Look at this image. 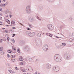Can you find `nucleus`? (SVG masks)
<instances>
[{
	"mask_svg": "<svg viewBox=\"0 0 74 74\" xmlns=\"http://www.w3.org/2000/svg\"><path fill=\"white\" fill-rule=\"evenodd\" d=\"M10 33H12V30H10Z\"/></svg>",
	"mask_w": 74,
	"mask_h": 74,
	"instance_id": "473e14b6",
	"label": "nucleus"
},
{
	"mask_svg": "<svg viewBox=\"0 0 74 74\" xmlns=\"http://www.w3.org/2000/svg\"><path fill=\"white\" fill-rule=\"evenodd\" d=\"M11 23L12 25H14L15 24V21H12Z\"/></svg>",
	"mask_w": 74,
	"mask_h": 74,
	"instance_id": "9d476101",
	"label": "nucleus"
},
{
	"mask_svg": "<svg viewBox=\"0 0 74 74\" xmlns=\"http://www.w3.org/2000/svg\"><path fill=\"white\" fill-rule=\"evenodd\" d=\"M0 23H2V22H0Z\"/></svg>",
	"mask_w": 74,
	"mask_h": 74,
	"instance_id": "c03bdc74",
	"label": "nucleus"
},
{
	"mask_svg": "<svg viewBox=\"0 0 74 74\" xmlns=\"http://www.w3.org/2000/svg\"><path fill=\"white\" fill-rule=\"evenodd\" d=\"M7 40L8 41H10V38L9 37L7 38Z\"/></svg>",
	"mask_w": 74,
	"mask_h": 74,
	"instance_id": "412c9836",
	"label": "nucleus"
},
{
	"mask_svg": "<svg viewBox=\"0 0 74 74\" xmlns=\"http://www.w3.org/2000/svg\"><path fill=\"white\" fill-rule=\"evenodd\" d=\"M3 0L4 1V2H5V0Z\"/></svg>",
	"mask_w": 74,
	"mask_h": 74,
	"instance_id": "a19ab883",
	"label": "nucleus"
},
{
	"mask_svg": "<svg viewBox=\"0 0 74 74\" xmlns=\"http://www.w3.org/2000/svg\"><path fill=\"white\" fill-rule=\"evenodd\" d=\"M2 41H3V40H1V42H2Z\"/></svg>",
	"mask_w": 74,
	"mask_h": 74,
	"instance_id": "c9c22d12",
	"label": "nucleus"
},
{
	"mask_svg": "<svg viewBox=\"0 0 74 74\" xmlns=\"http://www.w3.org/2000/svg\"><path fill=\"white\" fill-rule=\"evenodd\" d=\"M11 58H15V56L14 55H12L11 56Z\"/></svg>",
	"mask_w": 74,
	"mask_h": 74,
	"instance_id": "ddd939ff",
	"label": "nucleus"
},
{
	"mask_svg": "<svg viewBox=\"0 0 74 74\" xmlns=\"http://www.w3.org/2000/svg\"><path fill=\"white\" fill-rule=\"evenodd\" d=\"M11 41H12L13 43H15V41L14 39H11Z\"/></svg>",
	"mask_w": 74,
	"mask_h": 74,
	"instance_id": "0eeeda50",
	"label": "nucleus"
},
{
	"mask_svg": "<svg viewBox=\"0 0 74 74\" xmlns=\"http://www.w3.org/2000/svg\"><path fill=\"white\" fill-rule=\"evenodd\" d=\"M31 34H32V36H34V35H35V33L34 32H32L31 33Z\"/></svg>",
	"mask_w": 74,
	"mask_h": 74,
	"instance_id": "1a4fd4ad",
	"label": "nucleus"
},
{
	"mask_svg": "<svg viewBox=\"0 0 74 74\" xmlns=\"http://www.w3.org/2000/svg\"><path fill=\"white\" fill-rule=\"evenodd\" d=\"M24 74H26V73H24Z\"/></svg>",
	"mask_w": 74,
	"mask_h": 74,
	"instance_id": "a18cd8bd",
	"label": "nucleus"
},
{
	"mask_svg": "<svg viewBox=\"0 0 74 74\" xmlns=\"http://www.w3.org/2000/svg\"><path fill=\"white\" fill-rule=\"evenodd\" d=\"M62 44L63 45H64V46H65V45H66V44H65V43H62Z\"/></svg>",
	"mask_w": 74,
	"mask_h": 74,
	"instance_id": "393cba45",
	"label": "nucleus"
},
{
	"mask_svg": "<svg viewBox=\"0 0 74 74\" xmlns=\"http://www.w3.org/2000/svg\"><path fill=\"white\" fill-rule=\"evenodd\" d=\"M5 33H8V31L7 30H6L5 31Z\"/></svg>",
	"mask_w": 74,
	"mask_h": 74,
	"instance_id": "dca6fc26",
	"label": "nucleus"
},
{
	"mask_svg": "<svg viewBox=\"0 0 74 74\" xmlns=\"http://www.w3.org/2000/svg\"><path fill=\"white\" fill-rule=\"evenodd\" d=\"M49 36L50 37H52V34H49Z\"/></svg>",
	"mask_w": 74,
	"mask_h": 74,
	"instance_id": "aec40b11",
	"label": "nucleus"
},
{
	"mask_svg": "<svg viewBox=\"0 0 74 74\" xmlns=\"http://www.w3.org/2000/svg\"><path fill=\"white\" fill-rule=\"evenodd\" d=\"M54 69L56 71H58L59 70V67L58 66H56L54 67Z\"/></svg>",
	"mask_w": 74,
	"mask_h": 74,
	"instance_id": "20e7f679",
	"label": "nucleus"
},
{
	"mask_svg": "<svg viewBox=\"0 0 74 74\" xmlns=\"http://www.w3.org/2000/svg\"><path fill=\"white\" fill-rule=\"evenodd\" d=\"M27 70H28L29 71H32L33 69L32 67L30 66H27L26 67Z\"/></svg>",
	"mask_w": 74,
	"mask_h": 74,
	"instance_id": "7ed1b4c3",
	"label": "nucleus"
},
{
	"mask_svg": "<svg viewBox=\"0 0 74 74\" xmlns=\"http://www.w3.org/2000/svg\"><path fill=\"white\" fill-rule=\"evenodd\" d=\"M12 29H15L16 28L15 27H12Z\"/></svg>",
	"mask_w": 74,
	"mask_h": 74,
	"instance_id": "2f4dec72",
	"label": "nucleus"
},
{
	"mask_svg": "<svg viewBox=\"0 0 74 74\" xmlns=\"http://www.w3.org/2000/svg\"><path fill=\"white\" fill-rule=\"evenodd\" d=\"M10 18H11V17L12 16V15H10Z\"/></svg>",
	"mask_w": 74,
	"mask_h": 74,
	"instance_id": "58836bf2",
	"label": "nucleus"
},
{
	"mask_svg": "<svg viewBox=\"0 0 74 74\" xmlns=\"http://www.w3.org/2000/svg\"><path fill=\"white\" fill-rule=\"evenodd\" d=\"M17 51L19 53H21V52H20V50L19 49H18L17 50Z\"/></svg>",
	"mask_w": 74,
	"mask_h": 74,
	"instance_id": "4468645a",
	"label": "nucleus"
},
{
	"mask_svg": "<svg viewBox=\"0 0 74 74\" xmlns=\"http://www.w3.org/2000/svg\"><path fill=\"white\" fill-rule=\"evenodd\" d=\"M15 35L14 34H13V36H12V37H14V36H15Z\"/></svg>",
	"mask_w": 74,
	"mask_h": 74,
	"instance_id": "bb28decb",
	"label": "nucleus"
},
{
	"mask_svg": "<svg viewBox=\"0 0 74 74\" xmlns=\"http://www.w3.org/2000/svg\"><path fill=\"white\" fill-rule=\"evenodd\" d=\"M15 60L14 59H13L11 60V61L12 62H14Z\"/></svg>",
	"mask_w": 74,
	"mask_h": 74,
	"instance_id": "4be33fe9",
	"label": "nucleus"
},
{
	"mask_svg": "<svg viewBox=\"0 0 74 74\" xmlns=\"http://www.w3.org/2000/svg\"><path fill=\"white\" fill-rule=\"evenodd\" d=\"M38 74H40V73H38Z\"/></svg>",
	"mask_w": 74,
	"mask_h": 74,
	"instance_id": "de8ad7c7",
	"label": "nucleus"
},
{
	"mask_svg": "<svg viewBox=\"0 0 74 74\" xmlns=\"http://www.w3.org/2000/svg\"><path fill=\"white\" fill-rule=\"evenodd\" d=\"M29 27H30L31 28H32V27H33V26H32V25H29Z\"/></svg>",
	"mask_w": 74,
	"mask_h": 74,
	"instance_id": "cd10ccee",
	"label": "nucleus"
},
{
	"mask_svg": "<svg viewBox=\"0 0 74 74\" xmlns=\"http://www.w3.org/2000/svg\"><path fill=\"white\" fill-rule=\"evenodd\" d=\"M0 25H2V24H1Z\"/></svg>",
	"mask_w": 74,
	"mask_h": 74,
	"instance_id": "49530a36",
	"label": "nucleus"
},
{
	"mask_svg": "<svg viewBox=\"0 0 74 74\" xmlns=\"http://www.w3.org/2000/svg\"><path fill=\"white\" fill-rule=\"evenodd\" d=\"M38 19H39V20H41L40 19V18L39 17L38 18Z\"/></svg>",
	"mask_w": 74,
	"mask_h": 74,
	"instance_id": "f704fd0d",
	"label": "nucleus"
},
{
	"mask_svg": "<svg viewBox=\"0 0 74 74\" xmlns=\"http://www.w3.org/2000/svg\"><path fill=\"white\" fill-rule=\"evenodd\" d=\"M47 27L50 30H52L53 29V26L51 24L48 25Z\"/></svg>",
	"mask_w": 74,
	"mask_h": 74,
	"instance_id": "f03ea898",
	"label": "nucleus"
},
{
	"mask_svg": "<svg viewBox=\"0 0 74 74\" xmlns=\"http://www.w3.org/2000/svg\"><path fill=\"white\" fill-rule=\"evenodd\" d=\"M15 70H19V69L18 68H17V67L16 66L15 67Z\"/></svg>",
	"mask_w": 74,
	"mask_h": 74,
	"instance_id": "6ab92c4d",
	"label": "nucleus"
},
{
	"mask_svg": "<svg viewBox=\"0 0 74 74\" xmlns=\"http://www.w3.org/2000/svg\"><path fill=\"white\" fill-rule=\"evenodd\" d=\"M56 38H59V37H58V36H56Z\"/></svg>",
	"mask_w": 74,
	"mask_h": 74,
	"instance_id": "72a5a7b5",
	"label": "nucleus"
},
{
	"mask_svg": "<svg viewBox=\"0 0 74 74\" xmlns=\"http://www.w3.org/2000/svg\"><path fill=\"white\" fill-rule=\"evenodd\" d=\"M0 15H1V16H3V14H2V13H0Z\"/></svg>",
	"mask_w": 74,
	"mask_h": 74,
	"instance_id": "c85d7f7f",
	"label": "nucleus"
},
{
	"mask_svg": "<svg viewBox=\"0 0 74 74\" xmlns=\"http://www.w3.org/2000/svg\"><path fill=\"white\" fill-rule=\"evenodd\" d=\"M1 0H0V3H1Z\"/></svg>",
	"mask_w": 74,
	"mask_h": 74,
	"instance_id": "37998d69",
	"label": "nucleus"
},
{
	"mask_svg": "<svg viewBox=\"0 0 74 74\" xmlns=\"http://www.w3.org/2000/svg\"><path fill=\"white\" fill-rule=\"evenodd\" d=\"M19 60L20 61H23V58L21 57L20 58Z\"/></svg>",
	"mask_w": 74,
	"mask_h": 74,
	"instance_id": "6e6552de",
	"label": "nucleus"
},
{
	"mask_svg": "<svg viewBox=\"0 0 74 74\" xmlns=\"http://www.w3.org/2000/svg\"><path fill=\"white\" fill-rule=\"evenodd\" d=\"M35 74H37V72H36Z\"/></svg>",
	"mask_w": 74,
	"mask_h": 74,
	"instance_id": "79ce46f5",
	"label": "nucleus"
},
{
	"mask_svg": "<svg viewBox=\"0 0 74 74\" xmlns=\"http://www.w3.org/2000/svg\"><path fill=\"white\" fill-rule=\"evenodd\" d=\"M3 7H5V4H3L2 5Z\"/></svg>",
	"mask_w": 74,
	"mask_h": 74,
	"instance_id": "a878e982",
	"label": "nucleus"
},
{
	"mask_svg": "<svg viewBox=\"0 0 74 74\" xmlns=\"http://www.w3.org/2000/svg\"><path fill=\"white\" fill-rule=\"evenodd\" d=\"M0 20H1L2 19V18L1 17H0Z\"/></svg>",
	"mask_w": 74,
	"mask_h": 74,
	"instance_id": "c756f323",
	"label": "nucleus"
},
{
	"mask_svg": "<svg viewBox=\"0 0 74 74\" xmlns=\"http://www.w3.org/2000/svg\"><path fill=\"white\" fill-rule=\"evenodd\" d=\"M27 74H29V73H27Z\"/></svg>",
	"mask_w": 74,
	"mask_h": 74,
	"instance_id": "09e8293b",
	"label": "nucleus"
},
{
	"mask_svg": "<svg viewBox=\"0 0 74 74\" xmlns=\"http://www.w3.org/2000/svg\"><path fill=\"white\" fill-rule=\"evenodd\" d=\"M43 50H46L47 49V47H46V45H44L43 47Z\"/></svg>",
	"mask_w": 74,
	"mask_h": 74,
	"instance_id": "39448f33",
	"label": "nucleus"
},
{
	"mask_svg": "<svg viewBox=\"0 0 74 74\" xmlns=\"http://www.w3.org/2000/svg\"><path fill=\"white\" fill-rule=\"evenodd\" d=\"M2 10V9H1V8H0V11H1Z\"/></svg>",
	"mask_w": 74,
	"mask_h": 74,
	"instance_id": "7c9ffc66",
	"label": "nucleus"
},
{
	"mask_svg": "<svg viewBox=\"0 0 74 74\" xmlns=\"http://www.w3.org/2000/svg\"><path fill=\"white\" fill-rule=\"evenodd\" d=\"M6 21L7 22H8V24H10V21L7 20V21Z\"/></svg>",
	"mask_w": 74,
	"mask_h": 74,
	"instance_id": "f8f14e48",
	"label": "nucleus"
},
{
	"mask_svg": "<svg viewBox=\"0 0 74 74\" xmlns=\"http://www.w3.org/2000/svg\"><path fill=\"white\" fill-rule=\"evenodd\" d=\"M0 51H3V47H0Z\"/></svg>",
	"mask_w": 74,
	"mask_h": 74,
	"instance_id": "f3484780",
	"label": "nucleus"
},
{
	"mask_svg": "<svg viewBox=\"0 0 74 74\" xmlns=\"http://www.w3.org/2000/svg\"><path fill=\"white\" fill-rule=\"evenodd\" d=\"M59 56V55L58 54H56L54 57V59L56 62H60V61L62 60V58H60L58 59H57L58 58V57Z\"/></svg>",
	"mask_w": 74,
	"mask_h": 74,
	"instance_id": "f257e3e1",
	"label": "nucleus"
},
{
	"mask_svg": "<svg viewBox=\"0 0 74 74\" xmlns=\"http://www.w3.org/2000/svg\"><path fill=\"white\" fill-rule=\"evenodd\" d=\"M11 52H12V51H11V50H8V52L9 53H11Z\"/></svg>",
	"mask_w": 74,
	"mask_h": 74,
	"instance_id": "2eb2a0df",
	"label": "nucleus"
},
{
	"mask_svg": "<svg viewBox=\"0 0 74 74\" xmlns=\"http://www.w3.org/2000/svg\"><path fill=\"white\" fill-rule=\"evenodd\" d=\"M20 64L21 65H23V64H25V62H21L20 63Z\"/></svg>",
	"mask_w": 74,
	"mask_h": 74,
	"instance_id": "423d86ee",
	"label": "nucleus"
},
{
	"mask_svg": "<svg viewBox=\"0 0 74 74\" xmlns=\"http://www.w3.org/2000/svg\"><path fill=\"white\" fill-rule=\"evenodd\" d=\"M6 26H7V27H9L10 26V25H6Z\"/></svg>",
	"mask_w": 74,
	"mask_h": 74,
	"instance_id": "e433bc0d",
	"label": "nucleus"
},
{
	"mask_svg": "<svg viewBox=\"0 0 74 74\" xmlns=\"http://www.w3.org/2000/svg\"><path fill=\"white\" fill-rule=\"evenodd\" d=\"M27 30H31L29 28H27Z\"/></svg>",
	"mask_w": 74,
	"mask_h": 74,
	"instance_id": "b1692460",
	"label": "nucleus"
},
{
	"mask_svg": "<svg viewBox=\"0 0 74 74\" xmlns=\"http://www.w3.org/2000/svg\"><path fill=\"white\" fill-rule=\"evenodd\" d=\"M7 56L8 58H10V55H9V54H7Z\"/></svg>",
	"mask_w": 74,
	"mask_h": 74,
	"instance_id": "5701e85b",
	"label": "nucleus"
},
{
	"mask_svg": "<svg viewBox=\"0 0 74 74\" xmlns=\"http://www.w3.org/2000/svg\"><path fill=\"white\" fill-rule=\"evenodd\" d=\"M12 49L13 50H15V49H14L13 48H12Z\"/></svg>",
	"mask_w": 74,
	"mask_h": 74,
	"instance_id": "ea45409f",
	"label": "nucleus"
},
{
	"mask_svg": "<svg viewBox=\"0 0 74 74\" xmlns=\"http://www.w3.org/2000/svg\"><path fill=\"white\" fill-rule=\"evenodd\" d=\"M9 71L10 73H14V71L11 70H10Z\"/></svg>",
	"mask_w": 74,
	"mask_h": 74,
	"instance_id": "9b49d317",
	"label": "nucleus"
},
{
	"mask_svg": "<svg viewBox=\"0 0 74 74\" xmlns=\"http://www.w3.org/2000/svg\"><path fill=\"white\" fill-rule=\"evenodd\" d=\"M2 29L3 30H4V29H5V28H2Z\"/></svg>",
	"mask_w": 74,
	"mask_h": 74,
	"instance_id": "4c0bfd02",
	"label": "nucleus"
},
{
	"mask_svg": "<svg viewBox=\"0 0 74 74\" xmlns=\"http://www.w3.org/2000/svg\"><path fill=\"white\" fill-rule=\"evenodd\" d=\"M22 71H23V72H26V69H23Z\"/></svg>",
	"mask_w": 74,
	"mask_h": 74,
	"instance_id": "a211bd4d",
	"label": "nucleus"
}]
</instances>
